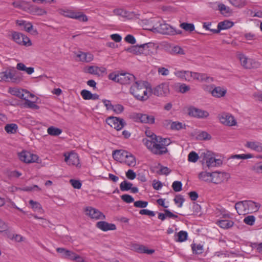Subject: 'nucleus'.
<instances>
[{"instance_id": "393cba45", "label": "nucleus", "mask_w": 262, "mask_h": 262, "mask_svg": "<svg viewBox=\"0 0 262 262\" xmlns=\"http://www.w3.org/2000/svg\"><path fill=\"white\" fill-rule=\"evenodd\" d=\"M129 153L125 150H115L113 152V156L116 160L124 162Z\"/></svg>"}, {"instance_id": "e2e57ef3", "label": "nucleus", "mask_w": 262, "mask_h": 262, "mask_svg": "<svg viewBox=\"0 0 262 262\" xmlns=\"http://www.w3.org/2000/svg\"><path fill=\"white\" fill-rule=\"evenodd\" d=\"M182 183L180 181H174L172 184V187L176 192H179L182 190Z\"/></svg>"}, {"instance_id": "6e6d98bb", "label": "nucleus", "mask_w": 262, "mask_h": 262, "mask_svg": "<svg viewBox=\"0 0 262 262\" xmlns=\"http://www.w3.org/2000/svg\"><path fill=\"white\" fill-rule=\"evenodd\" d=\"M35 97V96L33 94L30 93L27 90H24V93H23V96L21 99L25 100V102H26L30 99H33Z\"/></svg>"}, {"instance_id": "774afa93", "label": "nucleus", "mask_w": 262, "mask_h": 262, "mask_svg": "<svg viewBox=\"0 0 262 262\" xmlns=\"http://www.w3.org/2000/svg\"><path fill=\"white\" fill-rule=\"evenodd\" d=\"M113 111L117 114H121L124 111V107L121 104H116L114 105Z\"/></svg>"}, {"instance_id": "dca6fc26", "label": "nucleus", "mask_w": 262, "mask_h": 262, "mask_svg": "<svg viewBox=\"0 0 262 262\" xmlns=\"http://www.w3.org/2000/svg\"><path fill=\"white\" fill-rule=\"evenodd\" d=\"M188 114L191 116L198 118H205L209 116V113L207 111L192 106L188 108Z\"/></svg>"}, {"instance_id": "680f3d73", "label": "nucleus", "mask_w": 262, "mask_h": 262, "mask_svg": "<svg viewBox=\"0 0 262 262\" xmlns=\"http://www.w3.org/2000/svg\"><path fill=\"white\" fill-rule=\"evenodd\" d=\"M29 204L31 205V208L34 211H38L39 210L41 209V206L38 202L31 200L29 201Z\"/></svg>"}, {"instance_id": "ea45409f", "label": "nucleus", "mask_w": 262, "mask_h": 262, "mask_svg": "<svg viewBox=\"0 0 262 262\" xmlns=\"http://www.w3.org/2000/svg\"><path fill=\"white\" fill-rule=\"evenodd\" d=\"M30 11L33 15L40 16L45 15L47 13V12L44 9L36 6H31Z\"/></svg>"}, {"instance_id": "f704fd0d", "label": "nucleus", "mask_w": 262, "mask_h": 262, "mask_svg": "<svg viewBox=\"0 0 262 262\" xmlns=\"http://www.w3.org/2000/svg\"><path fill=\"white\" fill-rule=\"evenodd\" d=\"M23 80L21 74L18 72L15 69L12 74V78L10 81L15 83H19Z\"/></svg>"}, {"instance_id": "4be33fe9", "label": "nucleus", "mask_w": 262, "mask_h": 262, "mask_svg": "<svg viewBox=\"0 0 262 262\" xmlns=\"http://www.w3.org/2000/svg\"><path fill=\"white\" fill-rule=\"evenodd\" d=\"M96 227L103 231L108 230H115L116 229V226L114 224L108 223L105 221H100L97 223Z\"/></svg>"}, {"instance_id": "37998d69", "label": "nucleus", "mask_w": 262, "mask_h": 262, "mask_svg": "<svg viewBox=\"0 0 262 262\" xmlns=\"http://www.w3.org/2000/svg\"><path fill=\"white\" fill-rule=\"evenodd\" d=\"M133 186V184L126 180L122 182L120 184V190L122 191H126L130 190Z\"/></svg>"}, {"instance_id": "2f4dec72", "label": "nucleus", "mask_w": 262, "mask_h": 262, "mask_svg": "<svg viewBox=\"0 0 262 262\" xmlns=\"http://www.w3.org/2000/svg\"><path fill=\"white\" fill-rule=\"evenodd\" d=\"M136 251L140 253L152 254L155 252L153 249H148L146 247L143 245H136L134 247Z\"/></svg>"}, {"instance_id": "c756f323", "label": "nucleus", "mask_w": 262, "mask_h": 262, "mask_svg": "<svg viewBox=\"0 0 262 262\" xmlns=\"http://www.w3.org/2000/svg\"><path fill=\"white\" fill-rule=\"evenodd\" d=\"M237 56L242 66L245 69H248L251 58L247 57L242 53L238 54Z\"/></svg>"}, {"instance_id": "864d4df0", "label": "nucleus", "mask_w": 262, "mask_h": 262, "mask_svg": "<svg viewBox=\"0 0 262 262\" xmlns=\"http://www.w3.org/2000/svg\"><path fill=\"white\" fill-rule=\"evenodd\" d=\"M230 4L236 7H242L246 4L245 0H229Z\"/></svg>"}, {"instance_id": "13d9d810", "label": "nucleus", "mask_w": 262, "mask_h": 262, "mask_svg": "<svg viewBox=\"0 0 262 262\" xmlns=\"http://www.w3.org/2000/svg\"><path fill=\"white\" fill-rule=\"evenodd\" d=\"M253 157V155L251 154L235 155L232 156L233 159H247L252 158Z\"/></svg>"}, {"instance_id": "aec40b11", "label": "nucleus", "mask_w": 262, "mask_h": 262, "mask_svg": "<svg viewBox=\"0 0 262 262\" xmlns=\"http://www.w3.org/2000/svg\"><path fill=\"white\" fill-rule=\"evenodd\" d=\"M228 176V174L224 172L214 171L212 172V182L219 184L224 181Z\"/></svg>"}, {"instance_id": "5701e85b", "label": "nucleus", "mask_w": 262, "mask_h": 262, "mask_svg": "<svg viewBox=\"0 0 262 262\" xmlns=\"http://www.w3.org/2000/svg\"><path fill=\"white\" fill-rule=\"evenodd\" d=\"M76 57L79 60L84 62H90L93 60L94 56L92 54L89 52L79 51L76 53Z\"/></svg>"}, {"instance_id": "cd10ccee", "label": "nucleus", "mask_w": 262, "mask_h": 262, "mask_svg": "<svg viewBox=\"0 0 262 262\" xmlns=\"http://www.w3.org/2000/svg\"><path fill=\"white\" fill-rule=\"evenodd\" d=\"M56 251L61 254L62 258L72 260L74 253L63 248H57Z\"/></svg>"}, {"instance_id": "423d86ee", "label": "nucleus", "mask_w": 262, "mask_h": 262, "mask_svg": "<svg viewBox=\"0 0 262 262\" xmlns=\"http://www.w3.org/2000/svg\"><path fill=\"white\" fill-rule=\"evenodd\" d=\"M60 13L65 17L77 19L80 21L86 22L88 20L87 16L80 12L70 9H63L60 10Z\"/></svg>"}, {"instance_id": "412c9836", "label": "nucleus", "mask_w": 262, "mask_h": 262, "mask_svg": "<svg viewBox=\"0 0 262 262\" xmlns=\"http://www.w3.org/2000/svg\"><path fill=\"white\" fill-rule=\"evenodd\" d=\"M86 72L91 74L100 76L106 73V69L104 67L89 66L87 68Z\"/></svg>"}, {"instance_id": "de8ad7c7", "label": "nucleus", "mask_w": 262, "mask_h": 262, "mask_svg": "<svg viewBox=\"0 0 262 262\" xmlns=\"http://www.w3.org/2000/svg\"><path fill=\"white\" fill-rule=\"evenodd\" d=\"M185 125L182 123L178 121H172L171 125L169 127V128L172 130H178L182 128H183Z\"/></svg>"}, {"instance_id": "b1692460", "label": "nucleus", "mask_w": 262, "mask_h": 262, "mask_svg": "<svg viewBox=\"0 0 262 262\" xmlns=\"http://www.w3.org/2000/svg\"><path fill=\"white\" fill-rule=\"evenodd\" d=\"M245 146L257 152H262V143L257 141H247Z\"/></svg>"}, {"instance_id": "c03bdc74", "label": "nucleus", "mask_w": 262, "mask_h": 262, "mask_svg": "<svg viewBox=\"0 0 262 262\" xmlns=\"http://www.w3.org/2000/svg\"><path fill=\"white\" fill-rule=\"evenodd\" d=\"M180 26L186 31L192 32L195 29L194 25L191 23H183L180 24Z\"/></svg>"}, {"instance_id": "ddd939ff", "label": "nucleus", "mask_w": 262, "mask_h": 262, "mask_svg": "<svg viewBox=\"0 0 262 262\" xmlns=\"http://www.w3.org/2000/svg\"><path fill=\"white\" fill-rule=\"evenodd\" d=\"M12 38L13 40L19 45L30 46L32 44L30 39L27 36L19 32H14L12 33Z\"/></svg>"}, {"instance_id": "20e7f679", "label": "nucleus", "mask_w": 262, "mask_h": 262, "mask_svg": "<svg viewBox=\"0 0 262 262\" xmlns=\"http://www.w3.org/2000/svg\"><path fill=\"white\" fill-rule=\"evenodd\" d=\"M222 164V160L220 159H215L214 157L208 151L204 154L203 159V165L205 167L210 168L220 166Z\"/></svg>"}, {"instance_id": "79ce46f5", "label": "nucleus", "mask_w": 262, "mask_h": 262, "mask_svg": "<svg viewBox=\"0 0 262 262\" xmlns=\"http://www.w3.org/2000/svg\"><path fill=\"white\" fill-rule=\"evenodd\" d=\"M126 164H127L129 166H134L136 165V161L134 156L130 154V152L127 155V158H126L124 161V162Z\"/></svg>"}, {"instance_id": "f257e3e1", "label": "nucleus", "mask_w": 262, "mask_h": 262, "mask_svg": "<svg viewBox=\"0 0 262 262\" xmlns=\"http://www.w3.org/2000/svg\"><path fill=\"white\" fill-rule=\"evenodd\" d=\"M147 84L148 82L136 78L132 83L129 92L136 99L142 101H145L149 98L147 89Z\"/></svg>"}, {"instance_id": "39448f33", "label": "nucleus", "mask_w": 262, "mask_h": 262, "mask_svg": "<svg viewBox=\"0 0 262 262\" xmlns=\"http://www.w3.org/2000/svg\"><path fill=\"white\" fill-rule=\"evenodd\" d=\"M153 30H155L156 31L163 34L173 35L181 33L180 31H177L173 28L165 23L164 21H162L159 25L156 27L155 26H153Z\"/></svg>"}, {"instance_id": "8fccbe9b", "label": "nucleus", "mask_w": 262, "mask_h": 262, "mask_svg": "<svg viewBox=\"0 0 262 262\" xmlns=\"http://www.w3.org/2000/svg\"><path fill=\"white\" fill-rule=\"evenodd\" d=\"M173 201L177 206L179 208H181L183 206V204L185 201V199L182 195H177L175 196Z\"/></svg>"}, {"instance_id": "bb28decb", "label": "nucleus", "mask_w": 262, "mask_h": 262, "mask_svg": "<svg viewBox=\"0 0 262 262\" xmlns=\"http://www.w3.org/2000/svg\"><path fill=\"white\" fill-rule=\"evenodd\" d=\"M226 93V89L221 86L214 87L211 91L212 95L216 98H221L224 96Z\"/></svg>"}, {"instance_id": "69168bd1", "label": "nucleus", "mask_w": 262, "mask_h": 262, "mask_svg": "<svg viewBox=\"0 0 262 262\" xmlns=\"http://www.w3.org/2000/svg\"><path fill=\"white\" fill-rule=\"evenodd\" d=\"M148 202L143 201H137L134 202V206L137 208H144L147 207Z\"/></svg>"}, {"instance_id": "6e6552de", "label": "nucleus", "mask_w": 262, "mask_h": 262, "mask_svg": "<svg viewBox=\"0 0 262 262\" xmlns=\"http://www.w3.org/2000/svg\"><path fill=\"white\" fill-rule=\"evenodd\" d=\"M106 122L117 130H121L126 124L123 119L116 117H110L106 119Z\"/></svg>"}, {"instance_id": "a19ab883", "label": "nucleus", "mask_w": 262, "mask_h": 262, "mask_svg": "<svg viewBox=\"0 0 262 262\" xmlns=\"http://www.w3.org/2000/svg\"><path fill=\"white\" fill-rule=\"evenodd\" d=\"M47 133L50 135L57 136L61 134L62 130L54 126H50L48 128Z\"/></svg>"}, {"instance_id": "338daca9", "label": "nucleus", "mask_w": 262, "mask_h": 262, "mask_svg": "<svg viewBox=\"0 0 262 262\" xmlns=\"http://www.w3.org/2000/svg\"><path fill=\"white\" fill-rule=\"evenodd\" d=\"M121 199L126 203H131L134 202V198L129 194H123L121 196Z\"/></svg>"}, {"instance_id": "f8f14e48", "label": "nucleus", "mask_w": 262, "mask_h": 262, "mask_svg": "<svg viewBox=\"0 0 262 262\" xmlns=\"http://www.w3.org/2000/svg\"><path fill=\"white\" fill-rule=\"evenodd\" d=\"M153 94L159 97L167 96L169 93V83L163 82L156 86L152 91Z\"/></svg>"}, {"instance_id": "052dcab7", "label": "nucleus", "mask_w": 262, "mask_h": 262, "mask_svg": "<svg viewBox=\"0 0 262 262\" xmlns=\"http://www.w3.org/2000/svg\"><path fill=\"white\" fill-rule=\"evenodd\" d=\"M9 231L7 224L0 219V232H5L7 235Z\"/></svg>"}, {"instance_id": "4d7b16f0", "label": "nucleus", "mask_w": 262, "mask_h": 262, "mask_svg": "<svg viewBox=\"0 0 262 262\" xmlns=\"http://www.w3.org/2000/svg\"><path fill=\"white\" fill-rule=\"evenodd\" d=\"M24 105L25 107L30 108H33L35 110L39 108V106L35 104V102L31 101L30 100L26 102H25Z\"/></svg>"}, {"instance_id": "2eb2a0df", "label": "nucleus", "mask_w": 262, "mask_h": 262, "mask_svg": "<svg viewBox=\"0 0 262 262\" xmlns=\"http://www.w3.org/2000/svg\"><path fill=\"white\" fill-rule=\"evenodd\" d=\"M65 162L69 165L78 166L79 165V159L78 155L74 152L64 153Z\"/></svg>"}, {"instance_id": "72a5a7b5", "label": "nucleus", "mask_w": 262, "mask_h": 262, "mask_svg": "<svg viewBox=\"0 0 262 262\" xmlns=\"http://www.w3.org/2000/svg\"><path fill=\"white\" fill-rule=\"evenodd\" d=\"M24 89H20L17 88H10L9 89V93L12 95L15 96L20 99H21L23 96V93H24Z\"/></svg>"}, {"instance_id": "4c0bfd02", "label": "nucleus", "mask_w": 262, "mask_h": 262, "mask_svg": "<svg viewBox=\"0 0 262 262\" xmlns=\"http://www.w3.org/2000/svg\"><path fill=\"white\" fill-rule=\"evenodd\" d=\"M196 137L198 140H208L211 138V136L205 131H198L196 133Z\"/></svg>"}, {"instance_id": "0eeeda50", "label": "nucleus", "mask_w": 262, "mask_h": 262, "mask_svg": "<svg viewBox=\"0 0 262 262\" xmlns=\"http://www.w3.org/2000/svg\"><path fill=\"white\" fill-rule=\"evenodd\" d=\"M217 118L220 123L226 126H233L237 124L234 116L228 113H222L218 115Z\"/></svg>"}, {"instance_id": "c85d7f7f", "label": "nucleus", "mask_w": 262, "mask_h": 262, "mask_svg": "<svg viewBox=\"0 0 262 262\" xmlns=\"http://www.w3.org/2000/svg\"><path fill=\"white\" fill-rule=\"evenodd\" d=\"M17 24L19 26H23L24 27V29L28 32H31V31H32V34L37 33L36 30H33V26L32 24L30 22L26 21L24 20H17Z\"/></svg>"}, {"instance_id": "7ed1b4c3", "label": "nucleus", "mask_w": 262, "mask_h": 262, "mask_svg": "<svg viewBox=\"0 0 262 262\" xmlns=\"http://www.w3.org/2000/svg\"><path fill=\"white\" fill-rule=\"evenodd\" d=\"M143 142L146 147L154 154L163 155L167 151V148L159 142L158 138L154 141L144 139Z\"/></svg>"}, {"instance_id": "a211bd4d", "label": "nucleus", "mask_w": 262, "mask_h": 262, "mask_svg": "<svg viewBox=\"0 0 262 262\" xmlns=\"http://www.w3.org/2000/svg\"><path fill=\"white\" fill-rule=\"evenodd\" d=\"M195 80L199 82H211L213 78L208 76L206 74L191 72V81Z\"/></svg>"}, {"instance_id": "9b49d317", "label": "nucleus", "mask_w": 262, "mask_h": 262, "mask_svg": "<svg viewBox=\"0 0 262 262\" xmlns=\"http://www.w3.org/2000/svg\"><path fill=\"white\" fill-rule=\"evenodd\" d=\"M152 46L151 43H144L140 46H135L126 49L129 53L135 54H147L148 48Z\"/></svg>"}, {"instance_id": "e433bc0d", "label": "nucleus", "mask_w": 262, "mask_h": 262, "mask_svg": "<svg viewBox=\"0 0 262 262\" xmlns=\"http://www.w3.org/2000/svg\"><path fill=\"white\" fill-rule=\"evenodd\" d=\"M18 129V126L15 123L7 124L5 126V130L8 134H15Z\"/></svg>"}, {"instance_id": "bf43d9fd", "label": "nucleus", "mask_w": 262, "mask_h": 262, "mask_svg": "<svg viewBox=\"0 0 262 262\" xmlns=\"http://www.w3.org/2000/svg\"><path fill=\"white\" fill-rule=\"evenodd\" d=\"M255 221V217L253 215H249L244 219V222L248 225L252 226Z\"/></svg>"}, {"instance_id": "473e14b6", "label": "nucleus", "mask_w": 262, "mask_h": 262, "mask_svg": "<svg viewBox=\"0 0 262 262\" xmlns=\"http://www.w3.org/2000/svg\"><path fill=\"white\" fill-rule=\"evenodd\" d=\"M199 178L202 181L212 182V172L202 171L199 174Z\"/></svg>"}, {"instance_id": "7c9ffc66", "label": "nucleus", "mask_w": 262, "mask_h": 262, "mask_svg": "<svg viewBox=\"0 0 262 262\" xmlns=\"http://www.w3.org/2000/svg\"><path fill=\"white\" fill-rule=\"evenodd\" d=\"M216 224L221 228L226 229L232 227L234 225V222L231 220H222L218 221Z\"/></svg>"}, {"instance_id": "603ef678", "label": "nucleus", "mask_w": 262, "mask_h": 262, "mask_svg": "<svg viewBox=\"0 0 262 262\" xmlns=\"http://www.w3.org/2000/svg\"><path fill=\"white\" fill-rule=\"evenodd\" d=\"M171 53L172 54L184 55L185 51L181 47L177 46L172 48Z\"/></svg>"}, {"instance_id": "f3484780", "label": "nucleus", "mask_w": 262, "mask_h": 262, "mask_svg": "<svg viewBox=\"0 0 262 262\" xmlns=\"http://www.w3.org/2000/svg\"><path fill=\"white\" fill-rule=\"evenodd\" d=\"M118 83L121 84H132L136 80V77L128 73H120Z\"/></svg>"}, {"instance_id": "0e129e2a", "label": "nucleus", "mask_w": 262, "mask_h": 262, "mask_svg": "<svg viewBox=\"0 0 262 262\" xmlns=\"http://www.w3.org/2000/svg\"><path fill=\"white\" fill-rule=\"evenodd\" d=\"M80 94L84 100H91V97L92 96V93L86 90H83L81 91Z\"/></svg>"}, {"instance_id": "9d476101", "label": "nucleus", "mask_w": 262, "mask_h": 262, "mask_svg": "<svg viewBox=\"0 0 262 262\" xmlns=\"http://www.w3.org/2000/svg\"><path fill=\"white\" fill-rule=\"evenodd\" d=\"M84 212L85 214L92 219L98 220L105 219V215L102 212L92 207H86L84 209Z\"/></svg>"}, {"instance_id": "a878e982", "label": "nucleus", "mask_w": 262, "mask_h": 262, "mask_svg": "<svg viewBox=\"0 0 262 262\" xmlns=\"http://www.w3.org/2000/svg\"><path fill=\"white\" fill-rule=\"evenodd\" d=\"M14 70V68L10 67L2 71L1 73V77L2 79L5 81H10Z\"/></svg>"}, {"instance_id": "3c124183", "label": "nucleus", "mask_w": 262, "mask_h": 262, "mask_svg": "<svg viewBox=\"0 0 262 262\" xmlns=\"http://www.w3.org/2000/svg\"><path fill=\"white\" fill-rule=\"evenodd\" d=\"M199 159V156L195 151H191L188 156V160L190 162L195 163Z\"/></svg>"}, {"instance_id": "58836bf2", "label": "nucleus", "mask_w": 262, "mask_h": 262, "mask_svg": "<svg viewBox=\"0 0 262 262\" xmlns=\"http://www.w3.org/2000/svg\"><path fill=\"white\" fill-rule=\"evenodd\" d=\"M233 26V23L229 20H225L220 22L217 25V28L221 31L226 30L231 28Z\"/></svg>"}, {"instance_id": "4468645a", "label": "nucleus", "mask_w": 262, "mask_h": 262, "mask_svg": "<svg viewBox=\"0 0 262 262\" xmlns=\"http://www.w3.org/2000/svg\"><path fill=\"white\" fill-rule=\"evenodd\" d=\"M19 158L21 161L30 163L37 162L38 157L30 152L23 151L19 154Z\"/></svg>"}, {"instance_id": "5fc2aeb1", "label": "nucleus", "mask_w": 262, "mask_h": 262, "mask_svg": "<svg viewBox=\"0 0 262 262\" xmlns=\"http://www.w3.org/2000/svg\"><path fill=\"white\" fill-rule=\"evenodd\" d=\"M260 65L258 61L251 58L248 69H257L259 68Z\"/></svg>"}, {"instance_id": "1a4fd4ad", "label": "nucleus", "mask_w": 262, "mask_h": 262, "mask_svg": "<svg viewBox=\"0 0 262 262\" xmlns=\"http://www.w3.org/2000/svg\"><path fill=\"white\" fill-rule=\"evenodd\" d=\"M133 118L136 121L142 123L152 124L155 121V118L153 115L147 114L135 113L133 115Z\"/></svg>"}, {"instance_id": "09e8293b", "label": "nucleus", "mask_w": 262, "mask_h": 262, "mask_svg": "<svg viewBox=\"0 0 262 262\" xmlns=\"http://www.w3.org/2000/svg\"><path fill=\"white\" fill-rule=\"evenodd\" d=\"M7 236L8 238H9L10 239L14 240L17 242H20L23 241L24 237L20 234H12L9 231V233L7 234Z\"/></svg>"}, {"instance_id": "a18cd8bd", "label": "nucleus", "mask_w": 262, "mask_h": 262, "mask_svg": "<svg viewBox=\"0 0 262 262\" xmlns=\"http://www.w3.org/2000/svg\"><path fill=\"white\" fill-rule=\"evenodd\" d=\"M178 239L176 240V242H183L187 240L188 234L186 231H180L178 233Z\"/></svg>"}, {"instance_id": "f03ea898", "label": "nucleus", "mask_w": 262, "mask_h": 262, "mask_svg": "<svg viewBox=\"0 0 262 262\" xmlns=\"http://www.w3.org/2000/svg\"><path fill=\"white\" fill-rule=\"evenodd\" d=\"M260 205L252 200H245L235 203V208L239 215H245L257 212Z\"/></svg>"}, {"instance_id": "49530a36", "label": "nucleus", "mask_w": 262, "mask_h": 262, "mask_svg": "<svg viewBox=\"0 0 262 262\" xmlns=\"http://www.w3.org/2000/svg\"><path fill=\"white\" fill-rule=\"evenodd\" d=\"M26 4L27 2L21 0H16L12 3V5L14 7L22 10L26 9Z\"/></svg>"}, {"instance_id": "c9c22d12", "label": "nucleus", "mask_w": 262, "mask_h": 262, "mask_svg": "<svg viewBox=\"0 0 262 262\" xmlns=\"http://www.w3.org/2000/svg\"><path fill=\"white\" fill-rule=\"evenodd\" d=\"M192 252L194 254H201L204 251L203 246L201 244H196L193 243L191 245Z\"/></svg>"}, {"instance_id": "6ab92c4d", "label": "nucleus", "mask_w": 262, "mask_h": 262, "mask_svg": "<svg viewBox=\"0 0 262 262\" xmlns=\"http://www.w3.org/2000/svg\"><path fill=\"white\" fill-rule=\"evenodd\" d=\"M174 75L178 78L187 81H191V72L185 70H176Z\"/></svg>"}]
</instances>
